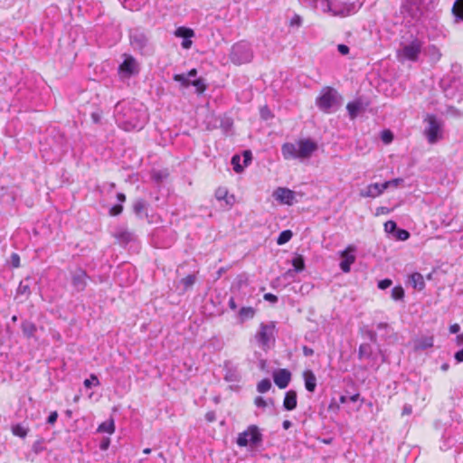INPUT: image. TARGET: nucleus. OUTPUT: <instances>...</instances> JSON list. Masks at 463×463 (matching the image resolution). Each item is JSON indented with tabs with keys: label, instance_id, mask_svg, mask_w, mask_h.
Segmentation results:
<instances>
[{
	"label": "nucleus",
	"instance_id": "nucleus-31",
	"mask_svg": "<svg viewBox=\"0 0 463 463\" xmlns=\"http://www.w3.org/2000/svg\"><path fill=\"white\" fill-rule=\"evenodd\" d=\"M453 14L463 20V0H457L452 8Z\"/></svg>",
	"mask_w": 463,
	"mask_h": 463
},
{
	"label": "nucleus",
	"instance_id": "nucleus-18",
	"mask_svg": "<svg viewBox=\"0 0 463 463\" xmlns=\"http://www.w3.org/2000/svg\"><path fill=\"white\" fill-rule=\"evenodd\" d=\"M120 124L122 128L127 130H135V129H141L144 125V120L136 119V120H121Z\"/></svg>",
	"mask_w": 463,
	"mask_h": 463
},
{
	"label": "nucleus",
	"instance_id": "nucleus-55",
	"mask_svg": "<svg viewBox=\"0 0 463 463\" xmlns=\"http://www.w3.org/2000/svg\"><path fill=\"white\" fill-rule=\"evenodd\" d=\"M192 43H193V42L190 40V38L184 39V42L182 43V46L184 49H189V48H191Z\"/></svg>",
	"mask_w": 463,
	"mask_h": 463
},
{
	"label": "nucleus",
	"instance_id": "nucleus-28",
	"mask_svg": "<svg viewBox=\"0 0 463 463\" xmlns=\"http://www.w3.org/2000/svg\"><path fill=\"white\" fill-rule=\"evenodd\" d=\"M292 235H293V233L290 230L283 231L278 237L277 243L279 245H283V244L287 243L288 241H290V239L292 238Z\"/></svg>",
	"mask_w": 463,
	"mask_h": 463
},
{
	"label": "nucleus",
	"instance_id": "nucleus-15",
	"mask_svg": "<svg viewBox=\"0 0 463 463\" xmlns=\"http://www.w3.org/2000/svg\"><path fill=\"white\" fill-rule=\"evenodd\" d=\"M434 338L432 335L421 336L414 341L415 350H425L433 346Z\"/></svg>",
	"mask_w": 463,
	"mask_h": 463
},
{
	"label": "nucleus",
	"instance_id": "nucleus-61",
	"mask_svg": "<svg viewBox=\"0 0 463 463\" xmlns=\"http://www.w3.org/2000/svg\"><path fill=\"white\" fill-rule=\"evenodd\" d=\"M456 343L458 345H463V334H459L457 335Z\"/></svg>",
	"mask_w": 463,
	"mask_h": 463
},
{
	"label": "nucleus",
	"instance_id": "nucleus-29",
	"mask_svg": "<svg viewBox=\"0 0 463 463\" xmlns=\"http://www.w3.org/2000/svg\"><path fill=\"white\" fill-rule=\"evenodd\" d=\"M180 283L183 286L182 290L186 291L188 288H190L195 283V276L188 275L185 278L182 279Z\"/></svg>",
	"mask_w": 463,
	"mask_h": 463
},
{
	"label": "nucleus",
	"instance_id": "nucleus-49",
	"mask_svg": "<svg viewBox=\"0 0 463 463\" xmlns=\"http://www.w3.org/2000/svg\"><path fill=\"white\" fill-rule=\"evenodd\" d=\"M264 299L272 303H276L278 301L277 296L271 294V293H266L264 295Z\"/></svg>",
	"mask_w": 463,
	"mask_h": 463
},
{
	"label": "nucleus",
	"instance_id": "nucleus-54",
	"mask_svg": "<svg viewBox=\"0 0 463 463\" xmlns=\"http://www.w3.org/2000/svg\"><path fill=\"white\" fill-rule=\"evenodd\" d=\"M303 354L306 356H311L314 354V350L307 346H303Z\"/></svg>",
	"mask_w": 463,
	"mask_h": 463
},
{
	"label": "nucleus",
	"instance_id": "nucleus-34",
	"mask_svg": "<svg viewBox=\"0 0 463 463\" xmlns=\"http://www.w3.org/2000/svg\"><path fill=\"white\" fill-rule=\"evenodd\" d=\"M403 297H404V290H403L402 287L398 286V287H394L392 289V298L394 300H401L403 298Z\"/></svg>",
	"mask_w": 463,
	"mask_h": 463
},
{
	"label": "nucleus",
	"instance_id": "nucleus-22",
	"mask_svg": "<svg viewBox=\"0 0 463 463\" xmlns=\"http://www.w3.org/2000/svg\"><path fill=\"white\" fill-rule=\"evenodd\" d=\"M255 309L251 307H243L239 311V317L241 322L250 319L255 316Z\"/></svg>",
	"mask_w": 463,
	"mask_h": 463
},
{
	"label": "nucleus",
	"instance_id": "nucleus-5",
	"mask_svg": "<svg viewBox=\"0 0 463 463\" xmlns=\"http://www.w3.org/2000/svg\"><path fill=\"white\" fill-rule=\"evenodd\" d=\"M425 120L428 127L424 134L430 144H435L442 138V124L433 115H428Z\"/></svg>",
	"mask_w": 463,
	"mask_h": 463
},
{
	"label": "nucleus",
	"instance_id": "nucleus-24",
	"mask_svg": "<svg viewBox=\"0 0 463 463\" xmlns=\"http://www.w3.org/2000/svg\"><path fill=\"white\" fill-rule=\"evenodd\" d=\"M98 431L112 434L115 431V425H114L113 420H109L102 422L99 426Z\"/></svg>",
	"mask_w": 463,
	"mask_h": 463
},
{
	"label": "nucleus",
	"instance_id": "nucleus-8",
	"mask_svg": "<svg viewBox=\"0 0 463 463\" xmlns=\"http://www.w3.org/2000/svg\"><path fill=\"white\" fill-rule=\"evenodd\" d=\"M356 250V248L354 245H349L345 248V250H342L339 255L342 258V260L339 264L340 269L343 272L348 273L351 269V265L355 261V255L354 254Z\"/></svg>",
	"mask_w": 463,
	"mask_h": 463
},
{
	"label": "nucleus",
	"instance_id": "nucleus-57",
	"mask_svg": "<svg viewBox=\"0 0 463 463\" xmlns=\"http://www.w3.org/2000/svg\"><path fill=\"white\" fill-rule=\"evenodd\" d=\"M412 412L411 405H405L402 409V415H410Z\"/></svg>",
	"mask_w": 463,
	"mask_h": 463
},
{
	"label": "nucleus",
	"instance_id": "nucleus-35",
	"mask_svg": "<svg viewBox=\"0 0 463 463\" xmlns=\"http://www.w3.org/2000/svg\"><path fill=\"white\" fill-rule=\"evenodd\" d=\"M292 265L295 268L296 271H302L305 268V263H304L303 258L301 256L295 258L292 260Z\"/></svg>",
	"mask_w": 463,
	"mask_h": 463
},
{
	"label": "nucleus",
	"instance_id": "nucleus-63",
	"mask_svg": "<svg viewBox=\"0 0 463 463\" xmlns=\"http://www.w3.org/2000/svg\"><path fill=\"white\" fill-rule=\"evenodd\" d=\"M117 198H118V200L119 202H125V200H126V196H125V194H122V193H118V194H117Z\"/></svg>",
	"mask_w": 463,
	"mask_h": 463
},
{
	"label": "nucleus",
	"instance_id": "nucleus-36",
	"mask_svg": "<svg viewBox=\"0 0 463 463\" xmlns=\"http://www.w3.org/2000/svg\"><path fill=\"white\" fill-rule=\"evenodd\" d=\"M86 388H91L92 385L99 386V381L95 374H91L89 379H86L83 383Z\"/></svg>",
	"mask_w": 463,
	"mask_h": 463
},
{
	"label": "nucleus",
	"instance_id": "nucleus-12",
	"mask_svg": "<svg viewBox=\"0 0 463 463\" xmlns=\"http://www.w3.org/2000/svg\"><path fill=\"white\" fill-rule=\"evenodd\" d=\"M384 191L383 184L374 183L361 189L359 195L363 198H376L383 194Z\"/></svg>",
	"mask_w": 463,
	"mask_h": 463
},
{
	"label": "nucleus",
	"instance_id": "nucleus-50",
	"mask_svg": "<svg viewBox=\"0 0 463 463\" xmlns=\"http://www.w3.org/2000/svg\"><path fill=\"white\" fill-rule=\"evenodd\" d=\"M109 444H110V440L109 438H105L102 439V441L100 442V445H99V448L100 449L102 450H106L108 449V448L109 447Z\"/></svg>",
	"mask_w": 463,
	"mask_h": 463
},
{
	"label": "nucleus",
	"instance_id": "nucleus-60",
	"mask_svg": "<svg viewBox=\"0 0 463 463\" xmlns=\"http://www.w3.org/2000/svg\"><path fill=\"white\" fill-rule=\"evenodd\" d=\"M186 76H188V79L190 80L191 78H194L196 77L197 75V70L196 69H192L188 71L187 74H185Z\"/></svg>",
	"mask_w": 463,
	"mask_h": 463
},
{
	"label": "nucleus",
	"instance_id": "nucleus-6",
	"mask_svg": "<svg viewBox=\"0 0 463 463\" xmlns=\"http://www.w3.org/2000/svg\"><path fill=\"white\" fill-rule=\"evenodd\" d=\"M261 440V434L255 425L250 426L245 431L241 433L237 439V444L240 447L255 445Z\"/></svg>",
	"mask_w": 463,
	"mask_h": 463
},
{
	"label": "nucleus",
	"instance_id": "nucleus-16",
	"mask_svg": "<svg viewBox=\"0 0 463 463\" xmlns=\"http://www.w3.org/2000/svg\"><path fill=\"white\" fill-rule=\"evenodd\" d=\"M283 407L287 411H292L297 407V392L295 391L290 390L286 392L283 401Z\"/></svg>",
	"mask_w": 463,
	"mask_h": 463
},
{
	"label": "nucleus",
	"instance_id": "nucleus-46",
	"mask_svg": "<svg viewBox=\"0 0 463 463\" xmlns=\"http://www.w3.org/2000/svg\"><path fill=\"white\" fill-rule=\"evenodd\" d=\"M122 210H123V207L121 205H114L110 209L109 213H110V215H113V216L118 215L119 213H121Z\"/></svg>",
	"mask_w": 463,
	"mask_h": 463
},
{
	"label": "nucleus",
	"instance_id": "nucleus-9",
	"mask_svg": "<svg viewBox=\"0 0 463 463\" xmlns=\"http://www.w3.org/2000/svg\"><path fill=\"white\" fill-rule=\"evenodd\" d=\"M273 197L280 203L292 205L296 201L295 193L285 187H279L273 192Z\"/></svg>",
	"mask_w": 463,
	"mask_h": 463
},
{
	"label": "nucleus",
	"instance_id": "nucleus-52",
	"mask_svg": "<svg viewBox=\"0 0 463 463\" xmlns=\"http://www.w3.org/2000/svg\"><path fill=\"white\" fill-rule=\"evenodd\" d=\"M389 213H390V210L387 207L381 206L376 209L375 214L376 215L388 214Z\"/></svg>",
	"mask_w": 463,
	"mask_h": 463
},
{
	"label": "nucleus",
	"instance_id": "nucleus-64",
	"mask_svg": "<svg viewBox=\"0 0 463 463\" xmlns=\"http://www.w3.org/2000/svg\"><path fill=\"white\" fill-rule=\"evenodd\" d=\"M143 208V203H137L135 204V210L136 212H140Z\"/></svg>",
	"mask_w": 463,
	"mask_h": 463
},
{
	"label": "nucleus",
	"instance_id": "nucleus-3",
	"mask_svg": "<svg viewBox=\"0 0 463 463\" xmlns=\"http://www.w3.org/2000/svg\"><path fill=\"white\" fill-rule=\"evenodd\" d=\"M316 104L322 111L329 113L338 104V94L332 88H324L317 98Z\"/></svg>",
	"mask_w": 463,
	"mask_h": 463
},
{
	"label": "nucleus",
	"instance_id": "nucleus-26",
	"mask_svg": "<svg viewBox=\"0 0 463 463\" xmlns=\"http://www.w3.org/2000/svg\"><path fill=\"white\" fill-rule=\"evenodd\" d=\"M30 295V287L27 283H24V281H22L19 286H18V288H17V292H16V298H19V297H24L25 298H27Z\"/></svg>",
	"mask_w": 463,
	"mask_h": 463
},
{
	"label": "nucleus",
	"instance_id": "nucleus-59",
	"mask_svg": "<svg viewBox=\"0 0 463 463\" xmlns=\"http://www.w3.org/2000/svg\"><path fill=\"white\" fill-rule=\"evenodd\" d=\"M327 10L328 12H331L333 15H342V16H345V14L344 12H338V11H335V10H332L330 5H327Z\"/></svg>",
	"mask_w": 463,
	"mask_h": 463
},
{
	"label": "nucleus",
	"instance_id": "nucleus-37",
	"mask_svg": "<svg viewBox=\"0 0 463 463\" xmlns=\"http://www.w3.org/2000/svg\"><path fill=\"white\" fill-rule=\"evenodd\" d=\"M240 161L241 157L238 155L233 156L232 158V165L236 173H241L243 170V166L241 165Z\"/></svg>",
	"mask_w": 463,
	"mask_h": 463
},
{
	"label": "nucleus",
	"instance_id": "nucleus-58",
	"mask_svg": "<svg viewBox=\"0 0 463 463\" xmlns=\"http://www.w3.org/2000/svg\"><path fill=\"white\" fill-rule=\"evenodd\" d=\"M455 359L458 362H463V348L455 354Z\"/></svg>",
	"mask_w": 463,
	"mask_h": 463
},
{
	"label": "nucleus",
	"instance_id": "nucleus-42",
	"mask_svg": "<svg viewBox=\"0 0 463 463\" xmlns=\"http://www.w3.org/2000/svg\"><path fill=\"white\" fill-rule=\"evenodd\" d=\"M392 284V281L390 279H385L380 280L378 282V288L381 289H386L389 287H391Z\"/></svg>",
	"mask_w": 463,
	"mask_h": 463
},
{
	"label": "nucleus",
	"instance_id": "nucleus-45",
	"mask_svg": "<svg viewBox=\"0 0 463 463\" xmlns=\"http://www.w3.org/2000/svg\"><path fill=\"white\" fill-rule=\"evenodd\" d=\"M410 237V233L405 230H399L397 233V238L401 241H405Z\"/></svg>",
	"mask_w": 463,
	"mask_h": 463
},
{
	"label": "nucleus",
	"instance_id": "nucleus-56",
	"mask_svg": "<svg viewBox=\"0 0 463 463\" xmlns=\"http://www.w3.org/2000/svg\"><path fill=\"white\" fill-rule=\"evenodd\" d=\"M228 305H229V307H230L232 310H235V309H237V307H238V306H237V304H236V302H235V299H234L233 298H231L229 299V303H228Z\"/></svg>",
	"mask_w": 463,
	"mask_h": 463
},
{
	"label": "nucleus",
	"instance_id": "nucleus-1",
	"mask_svg": "<svg viewBox=\"0 0 463 463\" xmlns=\"http://www.w3.org/2000/svg\"><path fill=\"white\" fill-rule=\"evenodd\" d=\"M317 146L310 139H301L297 143H285L281 153L286 160L309 158L317 150Z\"/></svg>",
	"mask_w": 463,
	"mask_h": 463
},
{
	"label": "nucleus",
	"instance_id": "nucleus-14",
	"mask_svg": "<svg viewBox=\"0 0 463 463\" xmlns=\"http://www.w3.org/2000/svg\"><path fill=\"white\" fill-rule=\"evenodd\" d=\"M303 378L306 389L308 392H313L317 387V377L315 373L311 370H306L303 373Z\"/></svg>",
	"mask_w": 463,
	"mask_h": 463
},
{
	"label": "nucleus",
	"instance_id": "nucleus-11",
	"mask_svg": "<svg viewBox=\"0 0 463 463\" xmlns=\"http://www.w3.org/2000/svg\"><path fill=\"white\" fill-rule=\"evenodd\" d=\"M130 43L134 49L143 52L147 46L148 38L143 32L135 30L130 33Z\"/></svg>",
	"mask_w": 463,
	"mask_h": 463
},
{
	"label": "nucleus",
	"instance_id": "nucleus-51",
	"mask_svg": "<svg viewBox=\"0 0 463 463\" xmlns=\"http://www.w3.org/2000/svg\"><path fill=\"white\" fill-rule=\"evenodd\" d=\"M57 418H58V413L56 411H52L49 415V417L47 419V422L50 424H53L57 420Z\"/></svg>",
	"mask_w": 463,
	"mask_h": 463
},
{
	"label": "nucleus",
	"instance_id": "nucleus-47",
	"mask_svg": "<svg viewBox=\"0 0 463 463\" xmlns=\"http://www.w3.org/2000/svg\"><path fill=\"white\" fill-rule=\"evenodd\" d=\"M337 50L342 55H346L349 53V47L345 44H338Z\"/></svg>",
	"mask_w": 463,
	"mask_h": 463
},
{
	"label": "nucleus",
	"instance_id": "nucleus-38",
	"mask_svg": "<svg viewBox=\"0 0 463 463\" xmlns=\"http://www.w3.org/2000/svg\"><path fill=\"white\" fill-rule=\"evenodd\" d=\"M403 182V179L402 178H395L390 181H386L383 183L384 190L390 188V187H397L399 184H401Z\"/></svg>",
	"mask_w": 463,
	"mask_h": 463
},
{
	"label": "nucleus",
	"instance_id": "nucleus-44",
	"mask_svg": "<svg viewBox=\"0 0 463 463\" xmlns=\"http://www.w3.org/2000/svg\"><path fill=\"white\" fill-rule=\"evenodd\" d=\"M254 403L257 407L265 408L267 406V402L260 396H258L254 400Z\"/></svg>",
	"mask_w": 463,
	"mask_h": 463
},
{
	"label": "nucleus",
	"instance_id": "nucleus-43",
	"mask_svg": "<svg viewBox=\"0 0 463 463\" xmlns=\"http://www.w3.org/2000/svg\"><path fill=\"white\" fill-rule=\"evenodd\" d=\"M396 229V223L393 221H388L384 223V230L387 232H392Z\"/></svg>",
	"mask_w": 463,
	"mask_h": 463
},
{
	"label": "nucleus",
	"instance_id": "nucleus-48",
	"mask_svg": "<svg viewBox=\"0 0 463 463\" xmlns=\"http://www.w3.org/2000/svg\"><path fill=\"white\" fill-rule=\"evenodd\" d=\"M11 259H12L13 266L14 268H18L19 265H20V258H19L18 254L13 253L12 256H11Z\"/></svg>",
	"mask_w": 463,
	"mask_h": 463
},
{
	"label": "nucleus",
	"instance_id": "nucleus-2",
	"mask_svg": "<svg viewBox=\"0 0 463 463\" xmlns=\"http://www.w3.org/2000/svg\"><path fill=\"white\" fill-rule=\"evenodd\" d=\"M252 58L253 52L249 43L241 41L232 46L230 60L232 63L236 65L248 63L252 60Z\"/></svg>",
	"mask_w": 463,
	"mask_h": 463
},
{
	"label": "nucleus",
	"instance_id": "nucleus-4",
	"mask_svg": "<svg viewBox=\"0 0 463 463\" xmlns=\"http://www.w3.org/2000/svg\"><path fill=\"white\" fill-rule=\"evenodd\" d=\"M422 43L419 40H413L408 44L402 46L397 52V57L401 61L405 60L416 61L421 52Z\"/></svg>",
	"mask_w": 463,
	"mask_h": 463
},
{
	"label": "nucleus",
	"instance_id": "nucleus-41",
	"mask_svg": "<svg viewBox=\"0 0 463 463\" xmlns=\"http://www.w3.org/2000/svg\"><path fill=\"white\" fill-rule=\"evenodd\" d=\"M393 138V135L390 130H384L382 134V139L385 144H389L392 142Z\"/></svg>",
	"mask_w": 463,
	"mask_h": 463
},
{
	"label": "nucleus",
	"instance_id": "nucleus-23",
	"mask_svg": "<svg viewBox=\"0 0 463 463\" xmlns=\"http://www.w3.org/2000/svg\"><path fill=\"white\" fill-rule=\"evenodd\" d=\"M175 35L176 37H181V38H184V39H188V38L194 37V33L190 28H186V27L181 26V27H178L175 31Z\"/></svg>",
	"mask_w": 463,
	"mask_h": 463
},
{
	"label": "nucleus",
	"instance_id": "nucleus-21",
	"mask_svg": "<svg viewBox=\"0 0 463 463\" xmlns=\"http://www.w3.org/2000/svg\"><path fill=\"white\" fill-rule=\"evenodd\" d=\"M411 284L414 288L421 290L425 287L423 277L420 273L415 272L411 276Z\"/></svg>",
	"mask_w": 463,
	"mask_h": 463
},
{
	"label": "nucleus",
	"instance_id": "nucleus-53",
	"mask_svg": "<svg viewBox=\"0 0 463 463\" xmlns=\"http://www.w3.org/2000/svg\"><path fill=\"white\" fill-rule=\"evenodd\" d=\"M460 330V326L458 324H453L449 326V333L450 334H457Z\"/></svg>",
	"mask_w": 463,
	"mask_h": 463
},
{
	"label": "nucleus",
	"instance_id": "nucleus-13",
	"mask_svg": "<svg viewBox=\"0 0 463 463\" xmlns=\"http://www.w3.org/2000/svg\"><path fill=\"white\" fill-rule=\"evenodd\" d=\"M119 71L125 73L127 76L138 72V64L136 59L132 56H127L125 61L119 66Z\"/></svg>",
	"mask_w": 463,
	"mask_h": 463
},
{
	"label": "nucleus",
	"instance_id": "nucleus-27",
	"mask_svg": "<svg viewBox=\"0 0 463 463\" xmlns=\"http://www.w3.org/2000/svg\"><path fill=\"white\" fill-rule=\"evenodd\" d=\"M173 79L175 81L179 82L182 88H188L191 85V80L185 74H175Z\"/></svg>",
	"mask_w": 463,
	"mask_h": 463
},
{
	"label": "nucleus",
	"instance_id": "nucleus-20",
	"mask_svg": "<svg viewBox=\"0 0 463 463\" xmlns=\"http://www.w3.org/2000/svg\"><path fill=\"white\" fill-rule=\"evenodd\" d=\"M21 326L24 335L27 338L33 337L37 330L36 326L30 321H24Z\"/></svg>",
	"mask_w": 463,
	"mask_h": 463
},
{
	"label": "nucleus",
	"instance_id": "nucleus-17",
	"mask_svg": "<svg viewBox=\"0 0 463 463\" xmlns=\"http://www.w3.org/2000/svg\"><path fill=\"white\" fill-rule=\"evenodd\" d=\"M86 278L87 275L84 271L79 270L72 277V284L77 288V290L81 291L86 287Z\"/></svg>",
	"mask_w": 463,
	"mask_h": 463
},
{
	"label": "nucleus",
	"instance_id": "nucleus-33",
	"mask_svg": "<svg viewBox=\"0 0 463 463\" xmlns=\"http://www.w3.org/2000/svg\"><path fill=\"white\" fill-rule=\"evenodd\" d=\"M227 195H228V192L225 188L220 187L215 192V196H216L217 200H219V201L226 200L227 203L232 204V202L230 199L227 198Z\"/></svg>",
	"mask_w": 463,
	"mask_h": 463
},
{
	"label": "nucleus",
	"instance_id": "nucleus-30",
	"mask_svg": "<svg viewBox=\"0 0 463 463\" xmlns=\"http://www.w3.org/2000/svg\"><path fill=\"white\" fill-rule=\"evenodd\" d=\"M12 432L14 436L20 437V438H25L28 434V429L24 428V426L20 424H16L12 427Z\"/></svg>",
	"mask_w": 463,
	"mask_h": 463
},
{
	"label": "nucleus",
	"instance_id": "nucleus-10",
	"mask_svg": "<svg viewBox=\"0 0 463 463\" xmlns=\"http://www.w3.org/2000/svg\"><path fill=\"white\" fill-rule=\"evenodd\" d=\"M275 384L279 389H285L288 387L291 380V373L288 369H278L272 373Z\"/></svg>",
	"mask_w": 463,
	"mask_h": 463
},
{
	"label": "nucleus",
	"instance_id": "nucleus-19",
	"mask_svg": "<svg viewBox=\"0 0 463 463\" xmlns=\"http://www.w3.org/2000/svg\"><path fill=\"white\" fill-rule=\"evenodd\" d=\"M346 109L349 113L350 118L354 119L358 115V113L363 109L362 102L359 100L349 102L346 106Z\"/></svg>",
	"mask_w": 463,
	"mask_h": 463
},
{
	"label": "nucleus",
	"instance_id": "nucleus-7",
	"mask_svg": "<svg viewBox=\"0 0 463 463\" xmlns=\"http://www.w3.org/2000/svg\"><path fill=\"white\" fill-rule=\"evenodd\" d=\"M255 337L261 348H269L270 345L274 341V326L271 325L260 324Z\"/></svg>",
	"mask_w": 463,
	"mask_h": 463
},
{
	"label": "nucleus",
	"instance_id": "nucleus-40",
	"mask_svg": "<svg viewBox=\"0 0 463 463\" xmlns=\"http://www.w3.org/2000/svg\"><path fill=\"white\" fill-rule=\"evenodd\" d=\"M302 25V17L299 14H295L289 21V26L300 27Z\"/></svg>",
	"mask_w": 463,
	"mask_h": 463
},
{
	"label": "nucleus",
	"instance_id": "nucleus-62",
	"mask_svg": "<svg viewBox=\"0 0 463 463\" xmlns=\"http://www.w3.org/2000/svg\"><path fill=\"white\" fill-rule=\"evenodd\" d=\"M244 157H245V165H247L248 161H250L251 159V156H250V153L249 151H246L244 153Z\"/></svg>",
	"mask_w": 463,
	"mask_h": 463
},
{
	"label": "nucleus",
	"instance_id": "nucleus-25",
	"mask_svg": "<svg viewBox=\"0 0 463 463\" xmlns=\"http://www.w3.org/2000/svg\"><path fill=\"white\" fill-rule=\"evenodd\" d=\"M191 85L195 88V90L198 94H203L207 88L205 80L203 78H198L194 80H191Z\"/></svg>",
	"mask_w": 463,
	"mask_h": 463
},
{
	"label": "nucleus",
	"instance_id": "nucleus-39",
	"mask_svg": "<svg viewBox=\"0 0 463 463\" xmlns=\"http://www.w3.org/2000/svg\"><path fill=\"white\" fill-rule=\"evenodd\" d=\"M429 54L432 57V59L439 61L441 57V53L438 47L435 45H431L428 49Z\"/></svg>",
	"mask_w": 463,
	"mask_h": 463
},
{
	"label": "nucleus",
	"instance_id": "nucleus-32",
	"mask_svg": "<svg viewBox=\"0 0 463 463\" xmlns=\"http://www.w3.org/2000/svg\"><path fill=\"white\" fill-rule=\"evenodd\" d=\"M271 387V383L269 379H262L258 384H257V391L260 393L267 392Z\"/></svg>",
	"mask_w": 463,
	"mask_h": 463
}]
</instances>
